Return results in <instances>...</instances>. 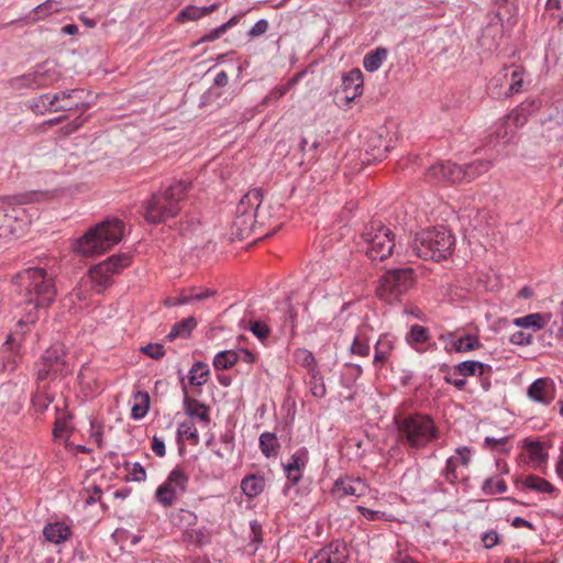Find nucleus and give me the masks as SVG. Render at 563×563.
Masks as SVG:
<instances>
[{
    "label": "nucleus",
    "mask_w": 563,
    "mask_h": 563,
    "mask_svg": "<svg viewBox=\"0 0 563 563\" xmlns=\"http://www.w3.org/2000/svg\"><path fill=\"white\" fill-rule=\"evenodd\" d=\"M260 448L266 457L276 456L279 450V443L274 433L264 432L260 437Z\"/></svg>",
    "instance_id": "34"
},
{
    "label": "nucleus",
    "mask_w": 563,
    "mask_h": 563,
    "mask_svg": "<svg viewBox=\"0 0 563 563\" xmlns=\"http://www.w3.org/2000/svg\"><path fill=\"white\" fill-rule=\"evenodd\" d=\"M386 57L387 49L377 48L374 52L365 55L363 66L367 71H375L383 65V62L386 59Z\"/></svg>",
    "instance_id": "36"
},
{
    "label": "nucleus",
    "mask_w": 563,
    "mask_h": 563,
    "mask_svg": "<svg viewBox=\"0 0 563 563\" xmlns=\"http://www.w3.org/2000/svg\"><path fill=\"white\" fill-rule=\"evenodd\" d=\"M301 74L295 75L285 86L275 87L266 97V101H276L287 93V91L297 84Z\"/></svg>",
    "instance_id": "51"
},
{
    "label": "nucleus",
    "mask_w": 563,
    "mask_h": 563,
    "mask_svg": "<svg viewBox=\"0 0 563 563\" xmlns=\"http://www.w3.org/2000/svg\"><path fill=\"white\" fill-rule=\"evenodd\" d=\"M188 187V183L180 180L169 186L164 194L153 195L145 207V219L151 223H161L176 217Z\"/></svg>",
    "instance_id": "3"
},
{
    "label": "nucleus",
    "mask_w": 563,
    "mask_h": 563,
    "mask_svg": "<svg viewBox=\"0 0 563 563\" xmlns=\"http://www.w3.org/2000/svg\"><path fill=\"white\" fill-rule=\"evenodd\" d=\"M124 231V223L119 219H108L90 228L74 246L76 253L82 256H97L118 244Z\"/></svg>",
    "instance_id": "2"
},
{
    "label": "nucleus",
    "mask_w": 563,
    "mask_h": 563,
    "mask_svg": "<svg viewBox=\"0 0 563 563\" xmlns=\"http://www.w3.org/2000/svg\"><path fill=\"white\" fill-rule=\"evenodd\" d=\"M369 146L372 145L371 151L366 150V154L371 157L367 158V162L372 161H382L387 156L388 145L385 144V141L379 135H373L369 139Z\"/></svg>",
    "instance_id": "33"
},
{
    "label": "nucleus",
    "mask_w": 563,
    "mask_h": 563,
    "mask_svg": "<svg viewBox=\"0 0 563 563\" xmlns=\"http://www.w3.org/2000/svg\"><path fill=\"white\" fill-rule=\"evenodd\" d=\"M294 358L295 362L305 367L308 373H314V371L318 369L313 354L307 349H297L294 352Z\"/></svg>",
    "instance_id": "38"
},
{
    "label": "nucleus",
    "mask_w": 563,
    "mask_h": 563,
    "mask_svg": "<svg viewBox=\"0 0 563 563\" xmlns=\"http://www.w3.org/2000/svg\"><path fill=\"white\" fill-rule=\"evenodd\" d=\"M367 485L360 477H340L335 481L332 489V494L338 498L346 496L361 497L367 493Z\"/></svg>",
    "instance_id": "19"
},
{
    "label": "nucleus",
    "mask_w": 563,
    "mask_h": 563,
    "mask_svg": "<svg viewBox=\"0 0 563 563\" xmlns=\"http://www.w3.org/2000/svg\"><path fill=\"white\" fill-rule=\"evenodd\" d=\"M15 283L25 305V313L19 323H34L37 319V310L47 308L55 299L56 288L53 277L43 268L31 267L19 273Z\"/></svg>",
    "instance_id": "1"
},
{
    "label": "nucleus",
    "mask_w": 563,
    "mask_h": 563,
    "mask_svg": "<svg viewBox=\"0 0 563 563\" xmlns=\"http://www.w3.org/2000/svg\"><path fill=\"white\" fill-rule=\"evenodd\" d=\"M151 449L159 457H164L166 454L164 440L156 435L152 439Z\"/></svg>",
    "instance_id": "59"
},
{
    "label": "nucleus",
    "mask_w": 563,
    "mask_h": 563,
    "mask_svg": "<svg viewBox=\"0 0 563 563\" xmlns=\"http://www.w3.org/2000/svg\"><path fill=\"white\" fill-rule=\"evenodd\" d=\"M188 484V476L179 467L174 468L167 479L157 487L155 498L164 507L172 506L183 495Z\"/></svg>",
    "instance_id": "13"
},
{
    "label": "nucleus",
    "mask_w": 563,
    "mask_h": 563,
    "mask_svg": "<svg viewBox=\"0 0 563 563\" xmlns=\"http://www.w3.org/2000/svg\"><path fill=\"white\" fill-rule=\"evenodd\" d=\"M412 285V268L390 269L379 278L376 295L388 303H393L405 295Z\"/></svg>",
    "instance_id": "10"
},
{
    "label": "nucleus",
    "mask_w": 563,
    "mask_h": 563,
    "mask_svg": "<svg viewBox=\"0 0 563 563\" xmlns=\"http://www.w3.org/2000/svg\"><path fill=\"white\" fill-rule=\"evenodd\" d=\"M453 245V235L444 227H439L417 233L411 250L420 258L438 262L451 253Z\"/></svg>",
    "instance_id": "5"
},
{
    "label": "nucleus",
    "mask_w": 563,
    "mask_h": 563,
    "mask_svg": "<svg viewBox=\"0 0 563 563\" xmlns=\"http://www.w3.org/2000/svg\"><path fill=\"white\" fill-rule=\"evenodd\" d=\"M53 399L46 391L37 390L32 397V405L37 412H43L53 402Z\"/></svg>",
    "instance_id": "50"
},
{
    "label": "nucleus",
    "mask_w": 563,
    "mask_h": 563,
    "mask_svg": "<svg viewBox=\"0 0 563 563\" xmlns=\"http://www.w3.org/2000/svg\"><path fill=\"white\" fill-rule=\"evenodd\" d=\"M550 321V314L544 313H530L523 317L515 318L512 324L522 328L531 329L533 332L543 329Z\"/></svg>",
    "instance_id": "24"
},
{
    "label": "nucleus",
    "mask_w": 563,
    "mask_h": 563,
    "mask_svg": "<svg viewBox=\"0 0 563 563\" xmlns=\"http://www.w3.org/2000/svg\"><path fill=\"white\" fill-rule=\"evenodd\" d=\"M307 463L308 451L306 449H300L295 452L284 464L286 476L292 484H297L301 479L302 472Z\"/></svg>",
    "instance_id": "21"
},
{
    "label": "nucleus",
    "mask_w": 563,
    "mask_h": 563,
    "mask_svg": "<svg viewBox=\"0 0 563 563\" xmlns=\"http://www.w3.org/2000/svg\"><path fill=\"white\" fill-rule=\"evenodd\" d=\"M485 445L490 450L503 452V453H509L511 450V445H509L507 437H500V438L486 437Z\"/></svg>",
    "instance_id": "49"
},
{
    "label": "nucleus",
    "mask_w": 563,
    "mask_h": 563,
    "mask_svg": "<svg viewBox=\"0 0 563 563\" xmlns=\"http://www.w3.org/2000/svg\"><path fill=\"white\" fill-rule=\"evenodd\" d=\"M177 434L179 438H186L187 440L191 441L192 444H198L199 442L198 430L190 421L180 423L177 430Z\"/></svg>",
    "instance_id": "45"
},
{
    "label": "nucleus",
    "mask_w": 563,
    "mask_h": 563,
    "mask_svg": "<svg viewBox=\"0 0 563 563\" xmlns=\"http://www.w3.org/2000/svg\"><path fill=\"white\" fill-rule=\"evenodd\" d=\"M515 133V128L511 125L509 120L506 119V117L495 130L496 137L504 141L505 143H508L514 137Z\"/></svg>",
    "instance_id": "47"
},
{
    "label": "nucleus",
    "mask_w": 563,
    "mask_h": 563,
    "mask_svg": "<svg viewBox=\"0 0 563 563\" xmlns=\"http://www.w3.org/2000/svg\"><path fill=\"white\" fill-rule=\"evenodd\" d=\"M250 330L260 339L265 340L269 335V328L261 321H251Z\"/></svg>",
    "instance_id": "58"
},
{
    "label": "nucleus",
    "mask_w": 563,
    "mask_h": 563,
    "mask_svg": "<svg viewBox=\"0 0 563 563\" xmlns=\"http://www.w3.org/2000/svg\"><path fill=\"white\" fill-rule=\"evenodd\" d=\"M5 222L8 231L16 238L22 236L31 224L35 212L33 208H25L23 202H4Z\"/></svg>",
    "instance_id": "14"
},
{
    "label": "nucleus",
    "mask_w": 563,
    "mask_h": 563,
    "mask_svg": "<svg viewBox=\"0 0 563 563\" xmlns=\"http://www.w3.org/2000/svg\"><path fill=\"white\" fill-rule=\"evenodd\" d=\"M529 84L527 73L521 66H505L492 78L488 90L497 99L520 93Z\"/></svg>",
    "instance_id": "8"
},
{
    "label": "nucleus",
    "mask_w": 563,
    "mask_h": 563,
    "mask_svg": "<svg viewBox=\"0 0 563 563\" xmlns=\"http://www.w3.org/2000/svg\"><path fill=\"white\" fill-rule=\"evenodd\" d=\"M520 484L523 489L534 490L537 493L552 494L555 490L550 482L537 475L525 476Z\"/></svg>",
    "instance_id": "28"
},
{
    "label": "nucleus",
    "mask_w": 563,
    "mask_h": 563,
    "mask_svg": "<svg viewBox=\"0 0 563 563\" xmlns=\"http://www.w3.org/2000/svg\"><path fill=\"white\" fill-rule=\"evenodd\" d=\"M349 555L346 544L336 540L321 548L309 563H346Z\"/></svg>",
    "instance_id": "15"
},
{
    "label": "nucleus",
    "mask_w": 563,
    "mask_h": 563,
    "mask_svg": "<svg viewBox=\"0 0 563 563\" xmlns=\"http://www.w3.org/2000/svg\"><path fill=\"white\" fill-rule=\"evenodd\" d=\"M357 510L369 521L378 520L382 518V514L379 511L372 510L363 506H357Z\"/></svg>",
    "instance_id": "63"
},
{
    "label": "nucleus",
    "mask_w": 563,
    "mask_h": 563,
    "mask_svg": "<svg viewBox=\"0 0 563 563\" xmlns=\"http://www.w3.org/2000/svg\"><path fill=\"white\" fill-rule=\"evenodd\" d=\"M218 8H219V5L217 3H213L208 7L188 5L178 13L177 20L179 22L199 20V19L212 13Z\"/></svg>",
    "instance_id": "26"
},
{
    "label": "nucleus",
    "mask_w": 563,
    "mask_h": 563,
    "mask_svg": "<svg viewBox=\"0 0 563 563\" xmlns=\"http://www.w3.org/2000/svg\"><path fill=\"white\" fill-rule=\"evenodd\" d=\"M438 437L439 430L429 416L415 413L398 421V438L410 449H423Z\"/></svg>",
    "instance_id": "4"
},
{
    "label": "nucleus",
    "mask_w": 563,
    "mask_h": 563,
    "mask_svg": "<svg viewBox=\"0 0 563 563\" xmlns=\"http://www.w3.org/2000/svg\"><path fill=\"white\" fill-rule=\"evenodd\" d=\"M128 478L135 482L146 479V471L140 463H126Z\"/></svg>",
    "instance_id": "52"
},
{
    "label": "nucleus",
    "mask_w": 563,
    "mask_h": 563,
    "mask_svg": "<svg viewBox=\"0 0 563 563\" xmlns=\"http://www.w3.org/2000/svg\"><path fill=\"white\" fill-rule=\"evenodd\" d=\"M197 327V321L194 317H188L175 323L167 334V340L173 341L177 338L186 339L190 335L191 331Z\"/></svg>",
    "instance_id": "30"
},
{
    "label": "nucleus",
    "mask_w": 563,
    "mask_h": 563,
    "mask_svg": "<svg viewBox=\"0 0 563 563\" xmlns=\"http://www.w3.org/2000/svg\"><path fill=\"white\" fill-rule=\"evenodd\" d=\"M71 369L65 361L62 346H52L45 351L36 363V378L38 382L55 379L70 374Z\"/></svg>",
    "instance_id": "11"
},
{
    "label": "nucleus",
    "mask_w": 563,
    "mask_h": 563,
    "mask_svg": "<svg viewBox=\"0 0 563 563\" xmlns=\"http://www.w3.org/2000/svg\"><path fill=\"white\" fill-rule=\"evenodd\" d=\"M368 327L363 324L357 328L356 334L354 336L353 343L351 345V353L358 356H367L369 354V343L368 338L366 336V332Z\"/></svg>",
    "instance_id": "29"
},
{
    "label": "nucleus",
    "mask_w": 563,
    "mask_h": 563,
    "mask_svg": "<svg viewBox=\"0 0 563 563\" xmlns=\"http://www.w3.org/2000/svg\"><path fill=\"white\" fill-rule=\"evenodd\" d=\"M102 496V490L98 485H88L84 488L82 498L87 505L93 504L96 501H100Z\"/></svg>",
    "instance_id": "53"
},
{
    "label": "nucleus",
    "mask_w": 563,
    "mask_h": 563,
    "mask_svg": "<svg viewBox=\"0 0 563 563\" xmlns=\"http://www.w3.org/2000/svg\"><path fill=\"white\" fill-rule=\"evenodd\" d=\"M239 362L236 351L228 350L216 354L213 358V366L216 369H229Z\"/></svg>",
    "instance_id": "35"
},
{
    "label": "nucleus",
    "mask_w": 563,
    "mask_h": 563,
    "mask_svg": "<svg viewBox=\"0 0 563 563\" xmlns=\"http://www.w3.org/2000/svg\"><path fill=\"white\" fill-rule=\"evenodd\" d=\"M131 264V257L126 254L113 255L108 260L97 264L89 271V278L92 288L97 292L103 291L111 285L113 274L120 273Z\"/></svg>",
    "instance_id": "12"
},
{
    "label": "nucleus",
    "mask_w": 563,
    "mask_h": 563,
    "mask_svg": "<svg viewBox=\"0 0 563 563\" xmlns=\"http://www.w3.org/2000/svg\"><path fill=\"white\" fill-rule=\"evenodd\" d=\"M507 120L511 123V125L517 131L519 128L523 126L528 121V112L523 107H517L514 109L507 117Z\"/></svg>",
    "instance_id": "48"
},
{
    "label": "nucleus",
    "mask_w": 563,
    "mask_h": 563,
    "mask_svg": "<svg viewBox=\"0 0 563 563\" xmlns=\"http://www.w3.org/2000/svg\"><path fill=\"white\" fill-rule=\"evenodd\" d=\"M493 368L488 364H484L476 361H465L457 364L454 368L453 375H460L463 377L477 375L482 379V386L485 390L490 387V375Z\"/></svg>",
    "instance_id": "17"
},
{
    "label": "nucleus",
    "mask_w": 563,
    "mask_h": 563,
    "mask_svg": "<svg viewBox=\"0 0 563 563\" xmlns=\"http://www.w3.org/2000/svg\"><path fill=\"white\" fill-rule=\"evenodd\" d=\"M262 200V191L253 189L245 194L238 203L233 227L236 229V234L241 239L252 234L257 224H264L261 214Z\"/></svg>",
    "instance_id": "7"
},
{
    "label": "nucleus",
    "mask_w": 563,
    "mask_h": 563,
    "mask_svg": "<svg viewBox=\"0 0 563 563\" xmlns=\"http://www.w3.org/2000/svg\"><path fill=\"white\" fill-rule=\"evenodd\" d=\"M59 78V73L56 68V65L49 62H46L40 66H37L34 73L27 74L23 77V80L26 81L27 86L31 87H45Z\"/></svg>",
    "instance_id": "18"
},
{
    "label": "nucleus",
    "mask_w": 563,
    "mask_h": 563,
    "mask_svg": "<svg viewBox=\"0 0 563 563\" xmlns=\"http://www.w3.org/2000/svg\"><path fill=\"white\" fill-rule=\"evenodd\" d=\"M308 375L310 376L308 385L311 395L316 398H323L327 394V388L319 368L314 373H308Z\"/></svg>",
    "instance_id": "39"
},
{
    "label": "nucleus",
    "mask_w": 563,
    "mask_h": 563,
    "mask_svg": "<svg viewBox=\"0 0 563 563\" xmlns=\"http://www.w3.org/2000/svg\"><path fill=\"white\" fill-rule=\"evenodd\" d=\"M406 339L411 345L415 343H423L429 339V331L422 325L413 324Z\"/></svg>",
    "instance_id": "46"
},
{
    "label": "nucleus",
    "mask_w": 563,
    "mask_h": 563,
    "mask_svg": "<svg viewBox=\"0 0 563 563\" xmlns=\"http://www.w3.org/2000/svg\"><path fill=\"white\" fill-rule=\"evenodd\" d=\"M64 8L65 3L63 0H46L44 3L37 5L34 9V16H30V19L37 21L48 16L52 13L60 12Z\"/></svg>",
    "instance_id": "31"
},
{
    "label": "nucleus",
    "mask_w": 563,
    "mask_h": 563,
    "mask_svg": "<svg viewBox=\"0 0 563 563\" xmlns=\"http://www.w3.org/2000/svg\"><path fill=\"white\" fill-rule=\"evenodd\" d=\"M360 244L371 260L385 261L396 247L395 234L382 222L372 221L365 225Z\"/></svg>",
    "instance_id": "6"
},
{
    "label": "nucleus",
    "mask_w": 563,
    "mask_h": 563,
    "mask_svg": "<svg viewBox=\"0 0 563 563\" xmlns=\"http://www.w3.org/2000/svg\"><path fill=\"white\" fill-rule=\"evenodd\" d=\"M493 166V163L490 161L485 159H478L474 161L467 165H465L464 168V178L466 181H471L481 175L487 173Z\"/></svg>",
    "instance_id": "32"
},
{
    "label": "nucleus",
    "mask_w": 563,
    "mask_h": 563,
    "mask_svg": "<svg viewBox=\"0 0 563 563\" xmlns=\"http://www.w3.org/2000/svg\"><path fill=\"white\" fill-rule=\"evenodd\" d=\"M54 437L63 438L67 433V422L65 419L57 418L54 427Z\"/></svg>",
    "instance_id": "62"
},
{
    "label": "nucleus",
    "mask_w": 563,
    "mask_h": 563,
    "mask_svg": "<svg viewBox=\"0 0 563 563\" xmlns=\"http://www.w3.org/2000/svg\"><path fill=\"white\" fill-rule=\"evenodd\" d=\"M239 361L251 364L255 361V355L249 350H240L238 352Z\"/></svg>",
    "instance_id": "64"
},
{
    "label": "nucleus",
    "mask_w": 563,
    "mask_h": 563,
    "mask_svg": "<svg viewBox=\"0 0 563 563\" xmlns=\"http://www.w3.org/2000/svg\"><path fill=\"white\" fill-rule=\"evenodd\" d=\"M194 302V295L191 294H183L174 299H168L167 305L169 306H181Z\"/></svg>",
    "instance_id": "61"
},
{
    "label": "nucleus",
    "mask_w": 563,
    "mask_h": 563,
    "mask_svg": "<svg viewBox=\"0 0 563 563\" xmlns=\"http://www.w3.org/2000/svg\"><path fill=\"white\" fill-rule=\"evenodd\" d=\"M234 23V19H231L230 21H228L227 23L220 25L219 27L212 30L211 32H209L208 34H206L202 38H201V42H212L217 38H219L222 34H224L227 32V30Z\"/></svg>",
    "instance_id": "57"
},
{
    "label": "nucleus",
    "mask_w": 563,
    "mask_h": 563,
    "mask_svg": "<svg viewBox=\"0 0 563 563\" xmlns=\"http://www.w3.org/2000/svg\"><path fill=\"white\" fill-rule=\"evenodd\" d=\"M135 404L132 407V417L142 419L148 411L150 397L147 393L137 391L134 396Z\"/></svg>",
    "instance_id": "42"
},
{
    "label": "nucleus",
    "mask_w": 563,
    "mask_h": 563,
    "mask_svg": "<svg viewBox=\"0 0 563 563\" xmlns=\"http://www.w3.org/2000/svg\"><path fill=\"white\" fill-rule=\"evenodd\" d=\"M472 459V451L467 446L457 448L455 450V454L450 456L446 461L445 468L443 471V475L446 482L454 484L456 483L461 475L457 472L460 467L467 468L470 466Z\"/></svg>",
    "instance_id": "16"
},
{
    "label": "nucleus",
    "mask_w": 563,
    "mask_h": 563,
    "mask_svg": "<svg viewBox=\"0 0 563 563\" xmlns=\"http://www.w3.org/2000/svg\"><path fill=\"white\" fill-rule=\"evenodd\" d=\"M445 163L444 162H438L433 165H431L427 172L426 175L430 179L434 180H443L445 175Z\"/></svg>",
    "instance_id": "56"
},
{
    "label": "nucleus",
    "mask_w": 563,
    "mask_h": 563,
    "mask_svg": "<svg viewBox=\"0 0 563 563\" xmlns=\"http://www.w3.org/2000/svg\"><path fill=\"white\" fill-rule=\"evenodd\" d=\"M264 477L256 474L246 475L241 482V489L249 498L258 496L264 490Z\"/></svg>",
    "instance_id": "27"
},
{
    "label": "nucleus",
    "mask_w": 563,
    "mask_h": 563,
    "mask_svg": "<svg viewBox=\"0 0 563 563\" xmlns=\"http://www.w3.org/2000/svg\"><path fill=\"white\" fill-rule=\"evenodd\" d=\"M184 407H185V412L189 417L197 418L198 420H200L205 423H209V421H210L209 408L206 405H203V404L199 402L197 399L190 398L186 395L185 399H184Z\"/></svg>",
    "instance_id": "25"
},
{
    "label": "nucleus",
    "mask_w": 563,
    "mask_h": 563,
    "mask_svg": "<svg viewBox=\"0 0 563 563\" xmlns=\"http://www.w3.org/2000/svg\"><path fill=\"white\" fill-rule=\"evenodd\" d=\"M395 349V339L389 334H383L374 346L373 364L377 369L383 368L388 362Z\"/></svg>",
    "instance_id": "22"
},
{
    "label": "nucleus",
    "mask_w": 563,
    "mask_h": 563,
    "mask_svg": "<svg viewBox=\"0 0 563 563\" xmlns=\"http://www.w3.org/2000/svg\"><path fill=\"white\" fill-rule=\"evenodd\" d=\"M509 342L515 345L527 346L533 343V336L527 331L519 330L509 336Z\"/></svg>",
    "instance_id": "54"
},
{
    "label": "nucleus",
    "mask_w": 563,
    "mask_h": 563,
    "mask_svg": "<svg viewBox=\"0 0 563 563\" xmlns=\"http://www.w3.org/2000/svg\"><path fill=\"white\" fill-rule=\"evenodd\" d=\"M209 377V368L207 364L197 362L189 372V380L192 385L201 386Z\"/></svg>",
    "instance_id": "41"
},
{
    "label": "nucleus",
    "mask_w": 563,
    "mask_h": 563,
    "mask_svg": "<svg viewBox=\"0 0 563 563\" xmlns=\"http://www.w3.org/2000/svg\"><path fill=\"white\" fill-rule=\"evenodd\" d=\"M268 29V23L266 20L257 21L249 32V35L252 37L260 36L264 34Z\"/></svg>",
    "instance_id": "60"
},
{
    "label": "nucleus",
    "mask_w": 563,
    "mask_h": 563,
    "mask_svg": "<svg viewBox=\"0 0 563 563\" xmlns=\"http://www.w3.org/2000/svg\"><path fill=\"white\" fill-rule=\"evenodd\" d=\"M43 536L47 542L59 544L71 536V528L64 521L47 523L43 529Z\"/></svg>",
    "instance_id": "23"
},
{
    "label": "nucleus",
    "mask_w": 563,
    "mask_h": 563,
    "mask_svg": "<svg viewBox=\"0 0 563 563\" xmlns=\"http://www.w3.org/2000/svg\"><path fill=\"white\" fill-rule=\"evenodd\" d=\"M464 166L457 165L451 162L445 163V175L444 179L450 183H457L465 180L464 178Z\"/></svg>",
    "instance_id": "44"
},
{
    "label": "nucleus",
    "mask_w": 563,
    "mask_h": 563,
    "mask_svg": "<svg viewBox=\"0 0 563 563\" xmlns=\"http://www.w3.org/2000/svg\"><path fill=\"white\" fill-rule=\"evenodd\" d=\"M508 486L503 478L489 477L482 486V490L486 495L501 494L507 490Z\"/></svg>",
    "instance_id": "43"
},
{
    "label": "nucleus",
    "mask_w": 563,
    "mask_h": 563,
    "mask_svg": "<svg viewBox=\"0 0 563 563\" xmlns=\"http://www.w3.org/2000/svg\"><path fill=\"white\" fill-rule=\"evenodd\" d=\"M88 92L84 89H71L57 92L53 96L43 95L34 101L32 108L36 112L67 111L73 109L87 110L90 104L87 101Z\"/></svg>",
    "instance_id": "9"
},
{
    "label": "nucleus",
    "mask_w": 563,
    "mask_h": 563,
    "mask_svg": "<svg viewBox=\"0 0 563 563\" xmlns=\"http://www.w3.org/2000/svg\"><path fill=\"white\" fill-rule=\"evenodd\" d=\"M453 349L456 352H470L477 350L482 346L478 338L472 334H466L453 341Z\"/></svg>",
    "instance_id": "40"
},
{
    "label": "nucleus",
    "mask_w": 563,
    "mask_h": 563,
    "mask_svg": "<svg viewBox=\"0 0 563 563\" xmlns=\"http://www.w3.org/2000/svg\"><path fill=\"white\" fill-rule=\"evenodd\" d=\"M528 397L543 405L551 404L555 398V386L551 378H539L528 388Z\"/></svg>",
    "instance_id": "20"
},
{
    "label": "nucleus",
    "mask_w": 563,
    "mask_h": 563,
    "mask_svg": "<svg viewBox=\"0 0 563 563\" xmlns=\"http://www.w3.org/2000/svg\"><path fill=\"white\" fill-rule=\"evenodd\" d=\"M526 450L530 461L536 465L543 464L548 459L543 444L539 441H527Z\"/></svg>",
    "instance_id": "37"
},
{
    "label": "nucleus",
    "mask_w": 563,
    "mask_h": 563,
    "mask_svg": "<svg viewBox=\"0 0 563 563\" xmlns=\"http://www.w3.org/2000/svg\"><path fill=\"white\" fill-rule=\"evenodd\" d=\"M141 351L151 358L159 360L165 355V349L162 344L150 343L141 347Z\"/></svg>",
    "instance_id": "55"
}]
</instances>
